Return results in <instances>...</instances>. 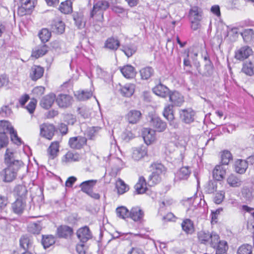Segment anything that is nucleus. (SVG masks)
I'll return each instance as SVG.
<instances>
[{"label":"nucleus","mask_w":254,"mask_h":254,"mask_svg":"<svg viewBox=\"0 0 254 254\" xmlns=\"http://www.w3.org/2000/svg\"><path fill=\"white\" fill-rule=\"evenodd\" d=\"M154 170L152 172L153 174H156L159 176L162 173L164 170V166L161 164H155L153 166Z\"/></svg>","instance_id":"obj_64"},{"label":"nucleus","mask_w":254,"mask_h":254,"mask_svg":"<svg viewBox=\"0 0 254 254\" xmlns=\"http://www.w3.org/2000/svg\"><path fill=\"white\" fill-rule=\"evenodd\" d=\"M123 75L127 78H133L135 75L134 67L130 65H127L121 68Z\"/></svg>","instance_id":"obj_34"},{"label":"nucleus","mask_w":254,"mask_h":254,"mask_svg":"<svg viewBox=\"0 0 254 254\" xmlns=\"http://www.w3.org/2000/svg\"><path fill=\"white\" fill-rule=\"evenodd\" d=\"M81 159V156L77 152L69 151L66 153L62 158V162L64 165H68L75 162H78Z\"/></svg>","instance_id":"obj_7"},{"label":"nucleus","mask_w":254,"mask_h":254,"mask_svg":"<svg viewBox=\"0 0 254 254\" xmlns=\"http://www.w3.org/2000/svg\"><path fill=\"white\" fill-rule=\"evenodd\" d=\"M154 70L151 67H146L140 70V74L142 79H148L153 74Z\"/></svg>","instance_id":"obj_45"},{"label":"nucleus","mask_w":254,"mask_h":254,"mask_svg":"<svg viewBox=\"0 0 254 254\" xmlns=\"http://www.w3.org/2000/svg\"><path fill=\"white\" fill-rule=\"evenodd\" d=\"M242 72L246 74L252 76L254 73V61H246L243 64Z\"/></svg>","instance_id":"obj_33"},{"label":"nucleus","mask_w":254,"mask_h":254,"mask_svg":"<svg viewBox=\"0 0 254 254\" xmlns=\"http://www.w3.org/2000/svg\"><path fill=\"white\" fill-rule=\"evenodd\" d=\"M15 163L9 164L5 169L2 170L0 173V176L3 181L5 182H10L14 180L16 176L17 172L22 165L21 161H16Z\"/></svg>","instance_id":"obj_1"},{"label":"nucleus","mask_w":254,"mask_h":254,"mask_svg":"<svg viewBox=\"0 0 254 254\" xmlns=\"http://www.w3.org/2000/svg\"><path fill=\"white\" fill-rule=\"evenodd\" d=\"M59 9L64 13L68 14L72 11V3L71 1H63L61 2Z\"/></svg>","instance_id":"obj_42"},{"label":"nucleus","mask_w":254,"mask_h":254,"mask_svg":"<svg viewBox=\"0 0 254 254\" xmlns=\"http://www.w3.org/2000/svg\"><path fill=\"white\" fill-rule=\"evenodd\" d=\"M232 159V155L230 151L224 150L221 154V162L223 165H227L230 161Z\"/></svg>","instance_id":"obj_49"},{"label":"nucleus","mask_w":254,"mask_h":254,"mask_svg":"<svg viewBox=\"0 0 254 254\" xmlns=\"http://www.w3.org/2000/svg\"><path fill=\"white\" fill-rule=\"evenodd\" d=\"M173 107L172 105H166L163 112V116L170 122H172L174 119Z\"/></svg>","instance_id":"obj_36"},{"label":"nucleus","mask_w":254,"mask_h":254,"mask_svg":"<svg viewBox=\"0 0 254 254\" xmlns=\"http://www.w3.org/2000/svg\"><path fill=\"white\" fill-rule=\"evenodd\" d=\"M183 230L188 234L193 233L194 229L192 222L189 219L184 220L181 224Z\"/></svg>","instance_id":"obj_37"},{"label":"nucleus","mask_w":254,"mask_h":254,"mask_svg":"<svg viewBox=\"0 0 254 254\" xmlns=\"http://www.w3.org/2000/svg\"><path fill=\"white\" fill-rule=\"evenodd\" d=\"M8 143V138L4 133H0V148L6 146Z\"/></svg>","instance_id":"obj_62"},{"label":"nucleus","mask_w":254,"mask_h":254,"mask_svg":"<svg viewBox=\"0 0 254 254\" xmlns=\"http://www.w3.org/2000/svg\"><path fill=\"white\" fill-rule=\"evenodd\" d=\"M243 39L246 42H250L254 38V31L252 29H247L241 33Z\"/></svg>","instance_id":"obj_46"},{"label":"nucleus","mask_w":254,"mask_h":254,"mask_svg":"<svg viewBox=\"0 0 254 254\" xmlns=\"http://www.w3.org/2000/svg\"><path fill=\"white\" fill-rule=\"evenodd\" d=\"M121 94L126 97H130L134 93L135 85L132 83H127L124 86L120 85Z\"/></svg>","instance_id":"obj_22"},{"label":"nucleus","mask_w":254,"mask_h":254,"mask_svg":"<svg viewBox=\"0 0 254 254\" xmlns=\"http://www.w3.org/2000/svg\"><path fill=\"white\" fill-rule=\"evenodd\" d=\"M252 247L250 245H243L237 251V254H252Z\"/></svg>","instance_id":"obj_52"},{"label":"nucleus","mask_w":254,"mask_h":254,"mask_svg":"<svg viewBox=\"0 0 254 254\" xmlns=\"http://www.w3.org/2000/svg\"><path fill=\"white\" fill-rule=\"evenodd\" d=\"M147 154L145 147H141L134 149L132 151V157L136 161L139 160Z\"/></svg>","instance_id":"obj_31"},{"label":"nucleus","mask_w":254,"mask_h":254,"mask_svg":"<svg viewBox=\"0 0 254 254\" xmlns=\"http://www.w3.org/2000/svg\"><path fill=\"white\" fill-rule=\"evenodd\" d=\"M136 191L138 194L144 193L147 190V184L144 177H140L134 186Z\"/></svg>","instance_id":"obj_26"},{"label":"nucleus","mask_w":254,"mask_h":254,"mask_svg":"<svg viewBox=\"0 0 254 254\" xmlns=\"http://www.w3.org/2000/svg\"><path fill=\"white\" fill-rule=\"evenodd\" d=\"M226 169L223 165H216L213 171V178L217 181L222 180L226 175Z\"/></svg>","instance_id":"obj_15"},{"label":"nucleus","mask_w":254,"mask_h":254,"mask_svg":"<svg viewBox=\"0 0 254 254\" xmlns=\"http://www.w3.org/2000/svg\"><path fill=\"white\" fill-rule=\"evenodd\" d=\"M42 243L44 248L46 249L53 245L55 243V239L52 235L44 236Z\"/></svg>","instance_id":"obj_47"},{"label":"nucleus","mask_w":254,"mask_h":254,"mask_svg":"<svg viewBox=\"0 0 254 254\" xmlns=\"http://www.w3.org/2000/svg\"><path fill=\"white\" fill-rule=\"evenodd\" d=\"M75 96L79 100H85L88 99L92 95V93L91 91H78L75 94Z\"/></svg>","instance_id":"obj_43"},{"label":"nucleus","mask_w":254,"mask_h":254,"mask_svg":"<svg viewBox=\"0 0 254 254\" xmlns=\"http://www.w3.org/2000/svg\"><path fill=\"white\" fill-rule=\"evenodd\" d=\"M48 51V47L46 45H39L34 49L32 53V56L36 59L45 55Z\"/></svg>","instance_id":"obj_29"},{"label":"nucleus","mask_w":254,"mask_h":254,"mask_svg":"<svg viewBox=\"0 0 254 254\" xmlns=\"http://www.w3.org/2000/svg\"><path fill=\"white\" fill-rule=\"evenodd\" d=\"M40 129L41 136L49 140L52 139L55 131V127L53 125L44 123L40 126Z\"/></svg>","instance_id":"obj_6"},{"label":"nucleus","mask_w":254,"mask_h":254,"mask_svg":"<svg viewBox=\"0 0 254 254\" xmlns=\"http://www.w3.org/2000/svg\"><path fill=\"white\" fill-rule=\"evenodd\" d=\"M28 231L33 234H39L41 230V226L39 223H33L30 224L28 227Z\"/></svg>","instance_id":"obj_54"},{"label":"nucleus","mask_w":254,"mask_h":254,"mask_svg":"<svg viewBox=\"0 0 254 254\" xmlns=\"http://www.w3.org/2000/svg\"><path fill=\"white\" fill-rule=\"evenodd\" d=\"M73 20L75 25L79 29L85 27L86 21L83 15L81 13H76L73 15Z\"/></svg>","instance_id":"obj_35"},{"label":"nucleus","mask_w":254,"mask_h":254,"mask_svg":"<svg viewBox=\"0 0 254 254\" xmlns=\"http://www.w3.org/2000/svg\"><path fill=\"white\" fill-rule=\"evenodd\" d=\"M10 134V137L11 141L17 145H20L21 144V140L18 137L16 131L13 129L12 131L9 133Z\"/></svg>","instance_id":"obj_59"},{"label":"nucleus","mask_w":254,"mask_h":254,"mask_svg":"<svg viewBox=\"0 0 254 254\" xmlns=\"http://www.w3.org/2000/svg\"><path fill=\"white\" fill-rule=\"evenodd\" d=\"M116 187L119 194H122L127 192L129 188L125 182L121 179H118L116 183Z\"/></svg>","instance_id":"obj_41"},{"label":"nucleus","mask_w":254,"mask_h":254,"mask_svg":"<svg viewBox=\"0 0 254 254\" xmlns=\"http://www.w3.org/2000/svg\"><path fill=\"white\" fill-rule=\"evenodd\" d=\"M228 184L232 187H238L241 185L242 182L235 175H230L227 179Z\"/></svg>","instance_id":"obj_44"},{"label":"nucleus","mask_w":254,"mask_h":254,"mask_svg":"<svg viewBox=\"0 0 254 254\" xmlns=\"http://www.w3.org/2000/svg\"><path fill=\"white\" fill-rule=\"evenodd\" d=\"M199 241L205 245L210 244L212 247L215 248L220 239L219 235L215 232L210 233L209 232L201 231L197 234Z\"/></svg>","instance_id":"obj_2"},{"label":"nucleus","mask_w":254,"mask_h":254,"mask_svg":"<svg viewBox=\"0 0 254 254\" xmlns=\"http://www.w3.org/2000/svg\"><path fill=\"white\" fill-rule=\"evenodd\" d=\"M87 139L85 137L78 136L69 138L68 144L72 149H79L82 148L86 143Z\"/></svg>","instance_id":"obj_10"},{"label":"nucleus","mask_w":254,"mask_h":254,"mask_svg":"<svg viewBox=\"0 0 254 254\" xmlns=\"http://www.w3.org/2000/svg\"><path fill=\"white\" fill-rule=\"evenodd\" d=\"M72 229L67 226H62L58 228V234L60 237H66L72 234Z\"/></svg>","instance_id":"obj_39"},{"label":"nucleus","mask_w":254,"mask_h":254,"mask_svg":"<svg viewBox=\"0 0 254 254\" xmlns=\"http://www.w3.org/2000/svg\"><path fill=\"white\" fill-rule=\"evenodd\" d=\"M206 189L208 193H213L216 190V183L215 182H209Z\"/></svg>","instance_id":"obj_61"},{"label":"nucleus","mask_w":254,"mask_h":254,"mask_svg":"<svg viewBox=\"0 0 254 254\" xmlns=\"http://www.w3.org/2000/svg\"><path fill=\"white\" fill-rule=\"evenodd\" d=\"M51 36V32L46 28L42 29L39 33V38L43 43L48 42Z\"/></svg>","instance_id":"obj_50"},{"label":"nucleus","mask_w":254,"mask_h":254,"mask_svg":"<svg viewBox=\"0 0 254 254\" xmlns=\"http://www.w3.org/2000/svg\"><path fill=\"white\" fill-rule=\"evenodd\" d=\"M45 88L42 86L35 87L32 90L33 94L36 97H39L45 92Z\"/></svg>","instance_id":"obj_60"},{"label":"nucleus","mask_w":254,"mask_h":254,"mask_svg":"<svg viewBox=\"0 0 254 254\" xmlns=\"http://www.w3.org/2000/svg\"><path fill=\"white\" fill-rule=\"evenodd\" d=\"M161 180L160 176L156 174L152 173L149 177L148 184L149 186H152L159 183Z\"/></svg>","instance_id":"obj_56"},{"label":"nucleus","mask_w":254,"mask_h":254,"mask_svg":"<svg viewBox=\"0 0 254 254\" xmlns=\"http://www.w3.org/2000/svg\"><path fill=\"white\" fill-rule=\"evenodd\" d=\"M252 54V49L248 46H245L235 51V58L238 60L243 61Z\"/></svg>","instance_id":"obj_9"},{"label":"nucleus","mask_w":254,"mask_h":254,"mask_svg":"<svg viewBox=\"0 0 254 254\" xmlns=\"http://www.w3.org/2000/svg\"><path fill=\"white\" fill-rule=\"evenodd\" d=\"M248 168L247 162L245 160L239 159L235 161V169L237 173L243 174Z\"/></svg>","instance_id":"obj_32"},{"label":"nucleus","mask_w":254,"mask_h":254,"mask_svg":"<svg viewBox=\"0 0 254 254\" xmlns=\"http://www.w3.org/2000/svg\"><path fill=\"white\" fill-rule=\"evenodd\" d=\"M153 92L157 96L165 97L169 92V89L162 84L157 85L153 89Z\"/></svg>","instance_id":"obj_23"},{"label":"nucleus","mask_w":254,"mask_h":254,"mask_svg":"<svg viewBox=\"0 0 254 254\" xmlns=\"http://www.w3.org/2000/svg\"><path fill=\"white\" fill-rule=\"evenodd\" d=\"M36 103V100L32 99L26 106L27 110L30 114H32L35 111Z\"/></svg>","instance_id":"obj_63"},{"label":"nucleus","mask_w":254,"mask_h":254,"mask_svg":"<svg viewBox=\"0 0 254 254\" xmlns=\"http://www.w3.org/2000/svg\"><path fill=\"white\" fill-rule=\"evenodd\" d=\"M52 29L54 32L62 34L64 31L65 25L61 19H55L52 25Z\"/></svg>","instance_id":"obj_30"},{"label":"nucleus","mask_w":254,"mask_h":254,"mask_svg":"<svg viewBox=\"0 0 254 254\" xmlns=\"http://www.w3.org/2000/svg\"><path fill=\"white\" fill-rule=\"evenodd\" d=\"M142 135L147 145L152 144L156 140L155 131L150 128H144L142 131Z\"/></svg>","instance_id":"obj_8"},{"label":"nucleus","mask_w":254,"mask_h":254,"mask_svg":"<svg viewBox=\"0 0 254 254\" xmlns=\"http://www.w3.org/2000/svg\"><path fill=\"white\" fill-rule=\"evenodd\" d=\"M15 192L18 196L17 198H25V195L27 193V190L25 187L22 186H18L16 187Z\"/></svg>","instance_id":"obj_53"},{"label":"nucleus","mask_w":254,"mask_h":254,"mask_svg":"<svg viewBox=\"0 0 254 254\" xmlns=\"http://www.w3.org/2000/svg\"><path fill=\"white\" fill-rule=\"evenodd\" d=\"M119 41L114 38H109L105 41L104 47L111 50L116 51L120 46Z\"/></svg>","instance_id":"obj_27"},{"label":"nucleus","mask_w":254,"mask_h":254,"mask_svg":"<svg viewBox=\"0 0 254 254\" xmlns=\"http://www.w3.org/2000/svg\"><path fill=\"white\" fill-rule=\"evenodd\" d=\"M35 6V1H24L18 8V13L24 15L30 13Z\"/></svg>","instance_id":"obj_11"},{"label":"nucleus","mask_w":254,"mask_h":254,"mask_svg":"<svg viewBox=\"0 0 254 254\" xmlns=\"http://www.w3.org/2000/svg\"><path fill=\"white\" fill-rule=\"evenodd\" d=\"M44 69L39 65H33L31 68L30 77L32 80L36 81L40 78L43 75Z\"/></svg>","instance_id":"obj_17"},{"label":"nucleus","mask_w":254,"mask_h":254,"mask_svg":"<svg viewBox=\"0 0 254 254\" xmlns=\"http://www.w3.org/2000/svg\"><path fill=\"white\" fill-rule=\"evenodd\" d=\"M116 213L118 217L122 219H125L129 217V212L126 207L121 206L117 208Z\"/></svg>","instance_id":"obj_48"},{"label":"nucleus","mask_w":254,"mask_h":254,"mask_svg":"<svg viewBox=\"0 0 254 254\" xmlns=\"http://www.w3.org/2000/svg\"><path fill=\"white\" fill-rule=\"evenodd\" d=\"M181 120L186 124H190L194 122L195 113L190 108L181 109L179 111Z\"/></svg>","instance_id":"obj_4"},{"label":"nucleus","mask_w":254,"mask_h":254,"mask_svg":"<svg viewBox=\"0 0 254 254\" xmlns=\"http://www.w3.org/2000/svg\"><path fill=\"white\" fill-rule=\"evenodd\" d=\"M72 102V98L67 94H60L56 98V102L61 108H66L69 106Z\"/></svg>","instance_id":"obj_13"},{"label":"nucleus","mask_w":254,"mask_h":254,"mask_svg":"<svg viewBox=\"0 0 254 254\" xmlns=\"http://www.w3.org/2000/svg\"><path fill=\"white\" fill-rule=\"evenodd\" d=\"M225 197V192L223 191H220L216 193L213 201L216 204H220L223 200Z\"/></svg>","instance_id":"obj_58"},{"label":"nucleus","mask_w":254,"mask_h":254,"mask_svg":"<svg viewBox=\"0 0 254 254\" xmlns=\"http://www.w3.org/2000/svg\"><path fill=\"white\" fill-rule=\"evenodd\" d=\"M143 211L137 206L132 207L129 213V217L134 221H140L143 218Z\"/></svg>","instance_id":"obj_19"},{"label":"nucleus","mask_w":254,"mask_h":254,"mask_svg":"<svg viewBox=\"0 0 254 254\" xmlns=\"http://www.w3.org/2000/svg\"><path fill=\"white\" fill-rule=\"evenodd\" d=\"M5 160L6 162L8 164H11L15 163V164H17L16 162L19 161L18 160H14L13 159V153L12 151L10 150L9 149H7L5 154Z\"/></svg>","instance_id":"obj_55"},{"label":"nucleus","mask_w":254,"mask_h":254,"mask_svg":"<svg viewBox=\"0 0 254 254\" xmlns=\"http://www.w3.org/2000/svg\"><path fill=\"white\" fill-rule=\"evenodd\" d=\"M190 172L189 167H183L177 173L176 178L179 180H186L190 176Z\"/></svg>","instance_id":"obj_38"},{"label":"nucleus","mask_w":254,"mask_h":254,"mask_svg":"<svg viewBox=\"0 0 254 254\" xmlns=\"http://www.w3.org/2000/svg\"><path fill=\"white\" fill-rule=\"evenodd\" d=\"M97 181L94 180L86 181L81 183L80 187L83 192L88 194L92 191Z\"/></svg>","instance_id":"obj_24"},{"label":"nucleus","mask_w":254,"mask_h":254,"mask_svg":"<svg viewBox=\"0 0 254 254\" xmlns=\"http://www.w3.org/2000/svg\"><path fill=\"white\" fill-rule=\"evenodd\" d=\"M20 244L22 248L26 250L29 249L32 246V242L29 238L23 236L20 240Z\"/></svg>","instance_id":"obj_51"},{"label":"nucleus","mask_w":254,"mask_h":254,"mask_svg":"<svg viewBox=\"0 0 254 254\" xmlns=\"http://www.w3.org/2000/svg\"><path fill=\"white\" fill-rule=\"evenodd\" d=\"M77 236L82 243L87 242L91 238V232L87 227H84L78 229L77 231Z\"/></svg>","instance_id":"obj_16"},{"label":"nucleus","mask_w":254,"mask_h":254,"mask_svg":"<svg viewBox=\"0 0 254 254\" xmlns=\"http://www.w3.org/2000/svg\"><path fill=\"white\" fill-rule=\"evenodd\" d=\"M127 57H131L136 51V48L132 46H127L122 50Z\"/></svg>","instance_id":"obj_57"},{"label":"nucleus","mask_w":254,"mask_h":254,"mask_svg":"<svg viewBox=\"0 0 254 254\" xmlns=\"http://www.w3.org/2000/svg\"><path fill=\"white\" fill-rule=\"evenodd\" d=\"M13 129V127L9 122L6 121H0V133H4L5 134L6 133L12 131Z\"/></svg>","instance_id":"obj_40"},{"label":"nucleus","mask_w":254,"mask_h":254,"mask_svg":"<svg viewBox=\"0 0 254 254\" xmlns=\"http://www.w3.org/2000/svg\"><path fill=\"white\" fill-rule=\"evenodd\" d=\"M150 126L156 129L159 132L163 131L167 127V124L163 122L159 117L155 115L149 116Z\"/></svg>","instance_id":"obj_5"},{"label":"nucleus","mask_w":254,"mask_h":254,"mask_svg":"<svg viewBox=\"0 0 254 254\" xmlns=\"http://www.w3.org/2000/svg\"><path fill=\"white\" fill-rule=\"evenodd\" d=\"M109 6L107 1H96L93 5V10L91 12L90 16L93 18L96 13L99 17L98 20L101 21L103 18L102 11L105 10Z\"/></svg>","instance_id":"obj_3"},{"label":"nucleus","mask_w":254,"mask_h":254,"mask_svg":"<svg viewBox=\"0 0 254 254\" xmlns=\"http://www.w3.org/2000/svg\"><path fill=\"white\" fill-rule=\"evenodd\" d=\"M187 144V139H185L181 137L178 139V140L176 144L177 148L176 151L179 152L180 154V159H183L184 157V154L186 151V147Z\"/></svg>","instance_id":"obj_20"},{"label":"nucleus","mask_w":254,"mask_h":254,"mask_svg":"<svg viewBox=\"0 0 254 254\" xmlns=\"http://www.w3.org/2000/svg\"><path fill=\"white\" fill-rule=\"evenodd\" d=\"M48 154L50 158L53 159L58 155L59 151V143L58 141L52 142L48 149Z\"/></svg>","instance_id":"obj_28"},{"label":"nucleus","mask_w":254,"mask_h":254,"mask_svg":"<svg viewBox=\"0 0 254 254\" xmlns=\"http://www.w3.org/2000/svg\"><path fill=\"white\" fill-rule=\"evenodd\" d=\"M202 11L197 6H193L190 10V17L191 20L201 21Z\"/></svg>","instance_id":"obj_25"},{"label":"nucleus","mask_w":254,"mask_h":254,"mask_svg":"<svg viewBox=\"0 0 254 254\" xmlns=\"http://www.w3.org/2000/svg\"><path fill=\"white\" fill-rule=\"evenodd\" d=\"M26 206L25 198H17L12 203L11 208L13 212L17 214H20L23 213Z\"/></svg>","instance_id":"obj_12"},{"label":"nucleus","mask_w":254,"mask_h":254,"mask_svg":"<svg viewBox=\"0 0 254 254\" xmlns=\"http://www.w3.org/2000/svg\"><path fill=\"white\" fill-rule=\"evenodd\" d=\"M169 100L172 105L181 106L184 102V98L180 93L175 91L169 94Z\"/></svg>","instance_id":"obj_14"},{"label":"nucleus","mask_w":254,"mask_h":254,"mask_svg":"<svg viewBox=\"0 0 254 254\" xmlns=\"http://www.w3.org/2000/svg\"><path fill=\"white\" fill-rule=\"evenodd\" d=\"M141 113L139 111H130L126 116V119L130 124H136L141 117Z\"/></svg>","instance_id":"obj_21"},{"label":"nucleus","mask_w":254,"mask_h":254,"mask_svg":"<svg viewBox=\"0 0 254 254\" xmlns=\"http://www.w3.org/2000/svg\"><path fill=\"white\" fill-rule=\"evenodd\" d=\"M56 100V95L53 93H50L44 96L41 100L40 105L45 109L50 108Z\"/></svg>","instance_id":"obj_18"}]
</instances>
